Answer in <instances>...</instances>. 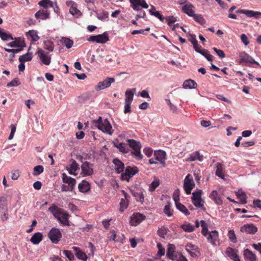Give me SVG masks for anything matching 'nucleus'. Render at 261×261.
<instances>
[{"label":"nucleus","mask_w":261,"mask_h":261,"mask_svg":"<svg viewBox=\"0 0 261 261\" xmlns=\"http://www.w3.org/2000/svg\"><path fill=\"white\" fill-rule=\"evenodd\" d=\"M48 211L52 213L55 218L64 226H69V218L70 215L63 209L58 207L53 204L48 208Z\"/></svg>","instance_id":"f257e3e1"},{"label":"nucleus","mask_w":261,"mask_h":261,"mask_svg":"<svg viewBox=\"0 0 261 261\" xmlns=\"http://www.w3.org/2000/svg\"><path fill=\"white\" fill-rule=\"evenodd\" d=\"M92 123L96 126L99 129L105 133L109 135H112L114 132L112 127L107 119H102V117L99 116L97 120H94Z\"/></svg>","instance_id":"f03ea898"},{"label":"nucleus","mask_w":261,"mask_h":261,"mask_svg":"<svg viewBox=\"0 0 261 261\" xmlns=\"http://www.w3.org/2000/svg\"><path fill=\"white\" fill-rule=\"evenodd\" d=\"M62 180L63 182L67 185H63L62 186V191H72L75 187L76 184V180L74 178L70 176H68L65 173L62 174Z\"/></svg>","instance_id":"7ed1b4c3"},{"label":"nucleus","mask_w":261,"mask_h":261,"mask_svg":"<svg viewBox=\"0 0 261 261\" xmlns=\"http://www.w3.org/2000/svg\"><path fill=\"white\" fill-rule=\"evenodd\" d=\"M166 152L164 151L159 150L154 151L153 158L149 160L150 164H156L158 163L162 165L163 167L166 165Z\"/></svg>","instance_id":"20e7f679"},{"label":"nucleus","mask_w":261,"mask_h":261,"mask_svg":"<svg viewBox=\"0 0 261 261\" xmlns=\"http://www.w3.org/2000/svg\"><path fill=\"white\" fill-rule=\"evenodd\" d=\"M202 234L207 237V239L213 246H216L219 244V234L216 230L208 232L207 228H202Z\"/></svg>","instance_id":"39448f33"},{"label":"nucleus","mask_w":261,"mask_h":261,"mask_svg":"<svg viewBox=\"0 0 261 261\" xmlns=\"http://www.w3.org/2000/svg\"><path fill=\"white\" fill-rule=\"evenodd\" d=\"M127 142L128 143V146L132 148L133 151L132 153L135 155L136 159L138 160H141L143 158V155L141 153L140 149L141 144L134 139H128Z\"/></svg>","instance_id":"423d86ee"},{"label":"nucleus","mask_w":261,"mask_h":261,"mask_svg":"<svg viewBox=\"0 0 261 261\" xmlns=\"http://www.w3.org/2000/svg\"><path fill=\"white\" fill-rule=\"evenodd\" d=\"M195 186V184L193 180V176L190 174H188L186 176L184 182V189L186 194L188 195L190 194L192 190Z\"/></svg>","instance_id":"0eeeda50"},{"label":"nucleus","mask_w":261,"mask_h":261,"mask_svg":"<svg viewBox=\"0 0 261 261\" xmlns=\"http://www.w3.org/2000/svg\"><path fill=\"white\" fill-rule=\"evenodd\" d=\"M138 172V170L137 167L127 166L125 168V172L121 173V179L122 180H126L128 182L130 178L135 175Z\"/></svg>","instance_id":"6e6552de"},{"label":"nucleus","mask_w":261,"mask_h":261,"mask_svg":"<svg viewBox=\"0 0 261 261\" xmlns=\"http://www.w3.org/2000/svg\"><path fill=\"white\" fill-rule=\"evenodd\" d=\"M62 233L59 229L53 227L48 233V237L51 242L55 244L58 243L62 238Z\"/></svg>","instance_id":"1a4fd4ad"},{"label":"nucleus","mask_w":261,"mask_h":261,"mask_svg":"<svg viewBox=\"0 0 261 261\" xmlns=\"http://www.w3.org/2000/svg\"><path fill=\"white\" fill-rule=\"evenodd\" d=\"M93 165L88 161L83 163L81 165V174L83 176H88L92 175L94 173L93 169Z\"/></svg>","instance_id":"9d476101"},{"label":"nucleus","mask_w":261,"mask_h":261,"mask_svg":"<svg viewBox=\"0 0 261 261\" xmlns=\"http://www.w3.org/2000/svg\"><path fill=\"white\" fill-rule=\"evenodd\" d=\"M89 41L95 42L98 43H105L109 40L108 34L105 32L102 34L96 36H91L88 39Z\"/></svg>","instance_id":"9b49d317"},{"label":"nucleus","mask_w":261,"mask_h":261,"mask_svg":"<svg viewBox=\"0 0 261 261\" xmlns=\"http://www.w3.org/2000/svg\"><path fill=\"white\" fill-rule=\"evenodd\" d=\"M240 64L242 63H251L257 65L259 67H261L260 64L256 61H255L252 57L247 54L245 51L242 52L240 54Z\"/></svg>","instance_id":"f8f14e48"},{"label":"nucleus","mask_w":261,"mask_h":261,"mask_svg":"<svg viewBox=\"0 0 261 261\" xmlns=\"http://www.w3.org/2000/svg\"><path fill=\"white\" fill-rule=\"evenodd\" d=\"M37 54L42 63L46 65H49L51 62V57L49 53H45L43 49L38 48Z\"/></svg>","instance_id":"ddd939ff"},{"label":"nucleus","mask_w":261,"mask_h":261,"mask_svg":"<svg viewBox=\"0 0 261 261\" xmlns=\"http://www.w3.org/2000/svg\"><path fill=\"white\" fill-rule=\"evenodd\" d=\"M115 82V79L113 77H107L104 81L99 82L97 85L95 86V89L98 91L110 87L112 83Z\"/></svg>","instance_id":"4468645a"},{"label":"nucleus","mask_w":261,"mask_h":261,"mask_svg":"<svg viewBox=\"0 0 261 261\" xmlns=\"http://www.w3.org/2000/svg\"><path fill=\"white\" fill-rule=\"evenodd\" d=\"M132 7L134 10L139 11L141 10L140 7L147 9L148 5L145 0H129Z\"/></svg>","instance_id":"2eb2a0df"},{"label":"nucleus","mask_w":261,"mask_h":261,"mask_svg":"<svg viewBox=\"0 0 261 261\" xmlns=\"http://www.w3.org/2000/svg\"><path fill=\"white\" fill-rule=\"evenodd\" d=\"M240 231L247 234H255L257 231V228L253 224H247L241 227Z\"/></svg>","instance_id":"dca6fc26"},{"label":"nucleus","mask_w":261,"mask_h":261,"mask_svg":"<svg viewBox=\"0 0 261 261\" xmlns=\"http://www.w3.org/2000/svg\"><path fill=\"white\" fill-rule=\"evenodd\" d=\"M145 216L139 213H134L130 218V223L133 226L139 224L144 219Z\"/></svg>","instance_id":"f3484780"},{"label":"nucleus","mask_w":261,"mask_h":261,"mask_svg":"<svg viewBox=\"0 0 261 261\" xmlns=\"http://www.w3.org/2000/svg\"><path fill=\"white\" fill-rule=\"evenodd\" d=\"M236 13L244 14L248 17H254L255 18H258L259 16H261V12H260L245 9H239L236 11Z\"/></svg>","instance_id":"a211bd4d"},{"label":"nucleus","mask_w":261,"mask_h":261,"mask_svg":"<svg viewBox=\"0 0 261 261\" xmlns=\"http://www.w3.org/2000/svg\"><path fill=\"white\" fill-rule=\"evenodd\" d=\"M226 255L234 261H240L236 251L231 247H227L225 251Z\"/></svg>","instance_id":"6ab92c4d"},{"label":"nucleus","mask_w":261,"mask_h":261,"mask_svg":"<svg viewBox=\"0 0 261 261\" xmlns=\"http://www.w3.org/2000/svg\"><path fill=\"white\" fill-rule=\"evenodd\" d=\"M113 163L115 165V169L117 173H120L123 171L124 165L120 160L117 158L114 159Z\"/></svg>","instance_id":"aec40b11"},{"label":"nucleus","mask_w":261,"mask_h":261,"mask_svg":"<svg viewBox=\"0 0 261 261\" xmlns=\"http://www.w3.org/2000/svg\"><path fill=\"white\" fill-rule=\"evenodd\" d=\"M72 248L75 252V255L78 259L83 261H86L87 260V255L79 248L77 247H72Z\"/></svg>","instance_id":"412c9836"},{"label":"nucleus","mask_w":261,"mask_h":261,"mask_svg":"<svg viewBox=\"0 0 261 261\" xmlns=\"http://www.w3.org/2000/svg\"><path fill=\"white\" fill-rule=\"evenodd\" d=\"M194 6L190 3H187L182 8V11L189 16H192L195 14L193 10Z\"/></svg>","instance_id":"4be33fe9"},{"label":"nucleus","mask_w":261,"mask_h":261,"mask_svg":"<svg viewBox=\"0 0 261 261\" xmlns=\"http://www.w3.org/2000/svg\"><path fill=\"white\" fill-rule=\"evenodd\" d=\"M203 160V156L201 155L199 151H197L190 154L186 161L189 162H193L196 160L202 161Z\"/></svg>","instance_id":"5701e85b"},{"label":"nucleus","mask_w":261,"mask_h":261,"mask_svg":"<svg viewBox=\"0 0 261 261\" xmlns=\"http://www.w3.org/2000/svg\"><path fill=\"white\" fill-rule=\"evenodd\" d=\"M78 189L82 193H86L90 190V185L89 182L83 180L78 185Z\"/></svg>","instance_id":"b1692460"},{"label":"nucleus","mask_w":261,"mask_h":261,"mask_svg":"<svg viewBox=\"0 0 261 261\" xmlns=\"http://www.w3.org/2000/svg\"><path fill=\"white\" fill-rule=\"evenodd\" d=\"M136 89L133 88L132 89H128L125 91V102L132 103L133 100L134 95L136 92Z\"/></svg>","instance_id":"393cba45"},{"label":"nucleus","mask_w":261,"mask_h":261,"mask_svg":"<svg viewBox=\"0 0 261 261\" xmlns=\"http://www.w3.org/2000/svg\"><path fill=\"white\" fill-rule=\"evenodd\" d=\"M175 247L173 244H169L168 245L167 255L170 259L173 260H175L177 256V253H175Z\"/></svg>","instance_id":"a878e982"},{"label":"nucleus","mask_w":261,"mask_h":261,"mask_svg":"<svg viewBox=\"0 0 261 261\" xmlns=\"http://www.w3.org/2000/svg\"><path fill=\"white\" fill-rule=\"evenodd\" d=\"M124 195V198H122L120 202V212H122L124 211L125 209H126L128 205V202L127 200V198L129 197L128 194L124 192V191H122Z\"/></svg>","instance_id":"bb28decb"},{"label":"nucleus","mask_w":261,"mask_h":261,"mask_svg":"<svg viewBox=\"0 0 261 261\" xmlns=\"http://www.w3.org/2000/svg\"><path fill=\"white\" fill-rule=\"evenodd\" d=\"M43 239V235L41 232H37L34 233L30 239V241L34 245L38 244Z\"/></svg>","instance_id":"cd10ccee"},{"label":"nucleus","mask_w":261,"mask_h":261,"mask_svg":"<svg viewBox=\"0 0 261 261\" xmlns=\"http://www.w3.org/2000/svg\"><path fill=\"white\" fill-rule=\"evenodd\" d=\"M244 255L246 261L256 260L255 255L248 249H246L244 251Z\"/></svg>","instance_id":"c85d7f7f"},{"label":"nucleus","mask_w":261,"mask_h":261,"mask_svg":"<svg viewBox=\"0 0 261 261\" xmlns=\"http://www.w3.org/2000/svg\"><path fill=\"white\" fill-rule=\"evenodd\" d=\"M209 197L211 199L213 200L217 204L221 205L222 204V201L218 195L217 191L213 190L210 194Z\"/></svg>","instance_id":"c756f323"},{"label":"nucleus","mask_w":261,"mask_h":261,"mask_svg":"<svg viewBox=\"0 0 261 261\" xmlns=\"http://www.w3.org/2000/svg\"><path fill=\"white\" fill-rule=\"evenodd\" d=\"M132 193L138 201H140L143 203L144 201V194L141 190L137 191H132Z\"/></svg>","instance_id":"7c9ffc66"},{"label":"nucleus","mask_w":261,"mask_h":261,"mask_svg":"<svg viewBox=\"0 0 261 261\" xmlns=\"http://www.w3.org/2000/svg\"><path fill=\"white\" fill-rule=\"evenodd\" d=\"M48 16L49 13L44 10H39L35 14V17L37 19H46Z\"/></svg>","instance_id":"2f4dec72"},{"label":"nucleus","mask_w":261,"mask_h":261,"mask_svg":"<svg viewBox=\"0 0 261 261\" xmlns=\"http://www.w3.org/2000/svg\"><path fill=\"white\" fill-rule=\"evenodd\" d=\"M26 36L27 37H30L33 41H37L39 39L37 32L35 30H30L27 32Z\"/></svg>","instance_id":"473e14b6"},{"label":"nucleus","mask_w":261,"mask_h":261,"mask_svg":"<svg viewBox=\"0 0 261 261\" xmlns=\"http://www.w3.org/2000/svg\"><path fill=\"white\" fill-rule=\"evenodd\" d=\"M114 146L123 153H127L129 150V146H128V144L124 143H120L117 145L114 144Z\"/></svg>","instance_id":"72a5a7b5"},{"label":"nucleus","mask_w":261,"mask_h":261,"mask_svg":"<svg viewBox=\"0 0 261 261\" xmlns=\"http://www.w3.org/2000/svg\"><path fill=\"white\" fill-rule=\"evenodd\" d=\"M197 84L193 80H188L184 82L183 87L184 88H195Z\"/></svg>","instance_id":"f704fd0d"},{"label":"nucleus","mask_w":261,"mask_h":261,"mask_svg":"<svg viewBox=\"0 0 261 261\" xmlns=\"http://www.w3.org/2000/svg\"><path fill=\"white\" fill-rule=\"evenodd\" d=\"M176 208L183 213L185 215H190V213L187 207L179 202L175 203Z\"/></svg>","instance_id":"c9c22d12"},{"label":"nucleus","mask_w":261,"mask_h":261,"mask_svg":"<svg viewBox=\"0 0 261 261\" xmlns=\"http://www.w3.org/2000/svg\"><path fill=\"white\" fill-rule=\"evenodd\" d=\"M69 12L72 15L75 16L76 17H79L82 15V13L79 9H77L75 6V4H73L71 6L69 9Z\"/></svg>","instance_id":"e433bc0d"},{"label":"nucleus","mask_w":261,"mask_h":261,"mask_svg":"<svg viewBox=\"0 0 261 261\" xmlns=\"http://www.w3.org/2000/svg\"><path fill=\"white\" fill-rule=\"evenodd\" d=\"M33 56L32 54L28 53L25 55L21 56L19 58V61L20 63L30 61L32 59Z\"/></svg>","instance_id":"4c0bfd02"},{"label":"nucleus","mask_w":261,"mask_h":261,"mask_svg":"<svg viewBox=\"0 0 261 261\" xmlns=\"http://www.w3.org/2000/svg\"><path fill=\"white\" fill-rule=\"evenodd\" d=\"M216 175L222 178H224V175L223 172L222 165L220 163H217V170L216 171Z\"/></svg>","instance_id":"58836bf2"},{"label":"nucleus","mask_w":261,"mask_h":261,"mask_svg":"<svg viewBox=\"0 0 261 261\" xmlns=\"http://www.w3.org/2000/svg\"><path fill=\"white\" fill-rule=\"evenodd\" d=\"M44 48L49 51H52L54 48V44L51 41H45L44 42Z\"/></svg>","instance_id":"ea45409f"},{"label":"nucleus","mask_w":261,"mask_h":261,"mask_svg":"<svg viewBox=\"0 0 261 261\" xmlns=\"http://www.w3.org/2000/svg\"><path fill=\"white\" fill-rule=\"evenodd\" d=\"M181 228L186 232H191L194 230V226L190 223L184 224L181 225Z\"/></svg>","instance_id":"a19ab883"},{"label":"nucleus","mask_w":261,"mask_h":261,"mask_svg":"<svg viewBox=\"0 0 261 261\" xmlns=\"http://www.w3.org/2000/svg\"><path fill=\"white\" fill-rule=\"evenodd\" d=\"M193 17H194V20L200 24L202 25L205 24V20L201 14H195Z\"/></svg>","instance_id":"79ce46f5"},{"label":"nucleus","mask_w":261,"mask_h":261,"mask_svg":"<svg viewBox=\"0 0 261 261\" xmlns=\"http://www.w3.org/2000/svg\"><path fill=\"white\" fill-rule=\"evenodd\" d=\"M164 212L168 217H171L173 215V210L171 208V204L168 203L164 208Z\"/></svg>","instance_id":"37998d69"},{"label":"nucleus","mask_w":261,"mask_h":261,"mask_svg":"<svg viewBox=\"0 0 261 261\" xmlns=\"http://www.w3.org/2000/svg\"><path fill=\"white\" fill-rule=\"evenodd\" d=\"M39 5L44 8H47L49 7H53V3L50 0L41 1L39 2Z\"/></svg>","instance_id":"c03bdc74"},{"label":"nucleus","mask_w":261,"mask_h":261,"mask_svg":"<svg viewBox=\"0 0 261 261\" xmlns=\"http://www.w3.org/2000/svg\"><path fill=\"white\" fill-rule=\"evenodd\" d=\"M160 181L158 179L154 180L150 185L149 190L150 192H152L155 190V189L159 186Z\"/></svg>","instance_id":"a18cd8bd"},{"label":"nucleus","mask_w":261,"mask_h":261,"mask_svg":"<svg viewBox=\"0 0 261 261\" xmlns=\"http://www.w3.org/2000/svg\"><path fill=\"white\" fill-rule=\"evenodd\" d=\"M43 167L41 165H38L34 167V173L33 174L34 175H38L40 174L43 172Z\"/></svg>","instance_id":"49530a36"},{"label":"nucleus","mask_w":261,"mask_h":261,"mask_svg":"<svg viewBox=\"0 0 261 261\" xmlns=\"http://www.w3.org/2000/svg\"><path fill=\"white\" fill-rule=\"evenodd\" d=\"M20 82L18 78H15L11 82L8 83L7 85V87H16L20 85Z\"/></svg>","instance_id":"de8ad7c7"},{"label":"nucleus","mask_w":261,"mask_h":261,"mask_svg":"<svg viewBox=\"0 0 261 261\" xmlns=\"http://www.w3.org/2000/svg\"><path fill=\"white\" fill-rule=\"evenodd\" d=\"M63 253L70 261H73L74 259V255L71 251L64 250Z\"/></svg>","instance_id":"09e8293b"},{"label":"nucleus","mask_w":261,"mask_h":261,"mask_svg":"<svg viewBox=\"0 0 261 261\" xmlns=\"http://www.w3.org/2000/svg\"><path fill=\"white\" fill-rule=\"evenodd\" d=\"M202 191L198 190L192 193V200L201 198Z\"/></svg>","instance_id":"8fccbe9b"},{"label":"nucleus","mask_w":261,"mask_h":261,"mask_svg":"<svg viewBox=\"0 0 261 261\" xmlns=\"http://www.w3.org/2000/svg\"><path fill=\"white\" fill-rule=\"evenodd\" d=\"M228 237L229 239L233 243L237 242V238L233 230H230L228 231Z\"/></svg>","instance_id":"3c124183"},{"label":"nucleus","mask_w":261,"mask_h":261,"mask_svg":"<svg viewBox=\"0 0 261 261\" xmlns=\"http://www.w3.org/2000/svg\"><path fill=\"white\" fill-rule=\"evenodd\" d=\"M63 39L64 40L63 43L67 48H70L72 47L73 44L72 40L67 38H64Z\"/></svg>","instance_id":"603ef678"},{"label":"nucleus","mask_w":261,"mask_h":261,"mask_svg":"<svg viewBox=\"0 0 261 261\" xmlns=\"http://www.w3.org/2000/svg\"><path fill=\"white\" fill-rule=\"evenodd\" d=\"M193 204L198 207L202 208L204 207L203 204L202 203V199H194L192 200Z\"/></svg>","instance_id":"864d4df0"},{"label":"nucleus","mask_w":261,"mask_h":261,"mask_svg":"<svg viewBox=\"0 0 261 261\" xmlns=\"http://www.w3.org/2000/svg\"><path fill=\"white\" fill-rule=\"evenodd\" d=\"M238 197L241 200L242 203H247L246 196L244 192H241L237 194Z\"/></svg>","instance_id":"5fc2aeb1"},{"label":"nucleus","mask_w":261,"mask_h":261,"mask_svg":"<svg viewBox=\"0 0 261 261\" xmlns=\"http://www.w3.org/2000/svg\"><path fill=\"white\" fill-rule=\"evenodd\" d=\"M0 37L3 40H13V38L10 34H8L5 32H2L0 34Z\"/></svg>","instance_id":"6e6d98bb"},{"label":"nucleus","mask_w":261,"mask_h":261,"mask_svg":"<svg viewBox=\"0 0 261 261\" xmlns=\"http://www.w3.org/2000/svg\"><path fill=\"white\" fill-rule=\"evenodd\" d=\"M69 167L71 168V170L75 172L80 170L79 165L74 160H72V163Z\"/></svg>","instance_id":"4d7b16f0"},{"label":"nucleus","mask_w":261,"mask_h":261,"mask_svg":"<svg viewBox=\"0 0 261 261\" xmlns=\"http://www.w3.org/2000/svg\"><path fill=\"white\" fill-rule=\"evenodd\" d=\"M165 19L168 22V25L169 26H171L173 23L177 21L176 18L173 16H168Z\"/></svg>","instance_id":"13d9d810"},{"label":"nucleus","mask_w":261,"mask_h":261,"mask_svg":"<svg viewBox=\"0 0 261 261\" xmlns=\"http://www.w3.org/2000/svg\"><path fill=\"white\" fill-rule=\"evenodd\" d=\"M179 193L180 191L179 189L175 190L173 193V198L175 203L179 202Z\"/></svg>","instance_id":"bf43d9fd"},{"label":"nucleus","mask_w":261,"mask_h":261,"mask_svg":"<svg viewBox=\"0 0 261 261\" xmlns=\"http://www.w3.org/2000/svg\"><path fill=\"white\" fill-rule=\"evenodd\" d=\"M157 233L160 237L164 238V236L167 233V229L164 227L160 228L158 230Z\"/></svg>","instance_id":"052dcab7"},{"label":"nucleus","mask_w":261,"mask_h":261,"mask_svg":"<svg viewBox=\"0 0 261 261\" xmlns=\"http://www.w3.org/2000/svg\"><path fill=\"white\" fill-rule=\"evenodd\" d=\"M151 15H153L155 17L158 18L162 22H164V20L165 19V17L162 15H161L160 12L158 11L154 13L151 12Z\"/></svg>","instance_id":"680f3d73"},{"label":"nucleus","mask_w":261,"mask_h":261,"mask_svg":"<svg viewBox=\"0 0 261 261\" xmlns=\"http://www.w3.org/2000/svg\"><path fill=\"white\" fill-rule=\"evenodd\" d=\"M213 49L220 58L223 59L225 57V54L222 50L218 49L216 47H214Z\"/></svg>","instance_id":"e2e57ef3"},{"label":"nucleus","mask_w":261,"mask_h":261,"mask_svg":"<svg viewBox=\"0 0 261 261\" xmlns=\"http://www.w3.org/2000/svg\"><path fill=\"white\" fill-rule=\"evenodd\" d=\"M177 261H188V259L186 257L182 255L181 253L177 252V256L176 257V259Z\"/></svg>","instance_id":"0e129e2a"},{"label":"nucleus","mask_w":261,"mask_h":261,"mask_svg":"<svg viewBox=\"0 0 261 261\" xmlns=\"http://www.w3.org/2000/svg\"><path fill=\"white\" fill-rule=\"evenodd\" d=\"M2 205H3L2 209L5 210V211H6V213H5L2 216V217H1L2 220L4 222V221H6L8 219V214L7 213L8 210H7V207L5 205H4L3 204H2Z\"/></svg>","instance_id":"69168bd1"},{"label":"nucleus","mask_w":261,"mask_h":261,"mask_svg":"<svg viewBox=\"0 0 261 261\" xmlns=\"http://www.w3.org/2000/svg\"><path fill=\"white\" fill-rule=\"evenodd\" d=\"M241 41L244 43L245 45H247L249 43L248 38L245 34H242L241 35Z\"/></svg>","instance_id":"338daca9"},{"label":"nucleus","mask_w":261,"mask_h":261,"mask_svg":"<svg viewBox=\"0 0 261 261\" xmlns=\"http://www.w3.org/2000/svg\"><path fill=\"white\" fill-rule=\"evenodd\" d=\"M143 151L146 155H147L148 158L150 157L152 154L153 150L150 148H145L143 150Z\"/></svg>","instance_id":"774afa93"}]
</instances>
